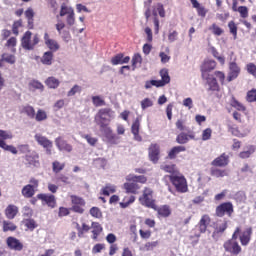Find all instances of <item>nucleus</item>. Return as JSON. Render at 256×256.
Masks as SVG:
<instances>
[{
    "label": "nucleus",
    "instance_id": "obj_48",
    "mask_svg": "<svg viewBox=\"0 0 256 256\" xmlns=\"http://www.w3.org/2000/svg\"><path fill=\"white\" fill-rule=\"evenodd\" d=\"M165 52L159 53L161 63H169V61H171V56H169V54L171 53V50L169 49V47H166Z\"/></svg>",
    "mask_w": 256,
    "mask_h": 256
},
{
    "label": "nucleus",
    "instance_id": "obj_17",
    "mask_svg": "<svg viewBox=\"0 0 256 256\" xmlns=\"http://www.w3.org/2000/svg\"><path fill=\"white\" fill-rule=\"evenodd\" d=\"M104 137L107 139L108 143H110L111 145H119V139H121L119 136L113 133V130L111 129V127L104 128Z\"/></svg>",
    "mask_w": 256,
    "mask_h": 256
},
{
    "label": "nucleus",
    "instance_id": "obj_30",
    "mask_svg": "<svg viewBox=\"0 0 256 256\" xmlns=\"http://www.w3.org/2000/svg\"><path fill=\"white\" fill-rule=\"evenodd\" d=\"M22 223L28 231H35V229L39 227V224H37V221H35V219H32V218H26L22 221Z\"/></svg>",
    "mask_w": 256,
    "mask_h": 256
},
{
    "label": "nucleus",
    "instance_id": "obj_39",
    "mask_svg": "<svg viewBox=\"0 0 256 256\" xmlns=\"http://www.w3.org/2000/svg\"><path fill=\"white\" fill-rule=\"evenodd\" d=\"M2 229L4 233H7L8 231H17V225L11 221L4 220L2 222Z\"/></svg>",
    "mask_w": 256,
    "mask_h": 256
},
{
    "label": "nucleus",
    "instance_id": "obj_38",
    "mask_svg": "<svg viewBox=\"0 0 256 256\" xmlns=\"http://www.w3.org/2000/svg\"><path fill=\"white\" fill-rule=\"evenodd\" d=\"M45 84L47 85V87H49V89H57L61 82L59 81V79L51 76L46 79Z\"/></svg>",
    "mask_w": 256,
    "mask_h": 256
},
{
    "label": "nucleus",
    "instance_id": "obj_41",
    "mask_svg": "<svg viewBox=\"0 0 256 256\" xmlns=\"http://www.w3.org/2000/svg\"><path fill=\"white\" fill-rule=\"evenodd\" d=\"M41 63L43 65H52L53 64V52H51V51L45 52L41 58Z\"/></svg>",
    "mask_w": 256,
    "mask_h": 256
},
{
    "label": "nucleus",
    "instance_id": "obj_33",
    "mask_svg": "<svg viewBox=\"0 0 256 256\" xmlns=\"http://www.w3.org/2000/svg\"><path fill=\"white\" fill-rule=\"evenodd\" d=\"M20 113H24L29 119H35V108L31 105L23 106Z\"/></svg>",
    "mask_w": 256,
    "mask_h": 256
},
{
    "label": "nucleus",
    "instance_id": "obj_55",
    "mask_svg": "<svg viewBox=\"0 0 256 256\" xmlns=\"http://www.w3.org/2000/svg\"><path fill=\"white\" fill-rule=\"evenodd\" d=\"M23 27V20L14 21L12 25V33L17 37L19 35V28Z\"/></svg>",
    "mask_w": 256,
    "mask_h": 256
},
{
    "label": "nucleus",
    "instance_id": "obj_54",
    "mask_svg": "<svg viewBox=\"0 0 256 256\" xmlns=\"http://www.w3.org/2000/svg\"><path fill=\"white\" fill-rule=\"evenodd\" d=\"M34 119L38 122L45 121L47 119V112H45L43 109H38Z\"/></svg>",
    "mask_w": 256,
    "mask_h": 256
},
{
    "label": "nucleus",
    "instance_id": "obj_16",
    "mask_svg": "<svg viewBox=\"0 0 256 256\" xmlns=\"http://www.w3.org/2000/svg\"><path fill=\"white\" fill-rule=\"evenodd\" d=\"M227 227H229L227 220H224L222 223L216 224L212 233L213 239H219V237H221L223 233L227 231Z\"/></svg>",
    "mask_w": 256,
    "mask_h": 256
},
{
    "label": "nucleus",
    "instance_id": "obj_51",
    "mask_svg": "<svg viewBox=\"0 0 256 256\" xmlns=\"http://www.w3.org/2000/svg\"><path fill=\"white\" fill-rule=\"evenodd\" d=\"M73 11H75V10H73L72 7H69V6H67V4L63 3L61 5L59 17H65V15H69V14L73 13Z\"/></svg>",
    "mask_w": 256,
    "mask_h": 256
},
{
    "label": "nucleus",
    "instance_id": "obj_26",
    "mask_svg": "<svg viewBox=\"0 0 256 256\" xmlns=\"http://www.w3.org/2000/svg\"><path fill=\"white\" fill-rule=\"evenodd\" d=\"M156 211L158 214V217H163L164 219H167V217H171V206L169 205H162L159 208L156 207Z\"/></svg>",
    "mask_w": 256,
    "mask_h": 256
},
{
    "label": "nucleus",
    "instance_id": "obj_34",
    "mask_svg": "<svg viewBox=\"0 0 256 256\" xmlns=\"http://www.w3.org/2000/svg\"><path fill=\"white\" fill-rule=\"evenodd\" d=\"M137 197L135 195L126 196L123 198L122 202H120V207L122 209H127L129 205H133V202L136 201Z\"/></svg>",
    "mask_w": 256,
    "mask_h": 256
},
{
    "label": "nucleus",
    "instance_id": "obj_61",
    "mask_svg": "<svg viewBox=\"0 0 256 256\" xmlns=\"http://www.w3.org/2000/svg\"><path fill=\"white\" fill-rule=\"evenodd\" d=\"M148 107H153V100H151V98H145L141 101V108L143 109V111H145V109H148Z\"/></svg>",
    "mask_w": 256,
    "mask_h": 256
},
{
    "label": "nucleus",
    "instance_id": "obj_59",
    "mask_svg": "<svg viewBox=\"0 0 256 256\" xmlns=\"http://www.w3.org/2000/svg\"><path fill=\"white\" fill-rule=\"evenodd\" d=\"M246 71L249 75L256 78V65L254 63H248L246 65Z\"/></svg>",
    "mask_w": 256,
    "mask_h": 256
},
{
    "label": "nucleus",
    "instance_id": "obj_28",
    "mask_svg": "<svg viewBox=\"0 0 256 256\" xmlns=\"http://www.w3.org/2000/svg\"><path fill=\"white\" fill-rule=\"evenodd\" d=\"M184 151H187L185 146H174L168 152V159H177V155L184 153Z\"/></svg>",
    "mask_w": 256,
    "mask_h": 256
},
{
    "label": "nucleus",
    "instance_id": "obj_64",
    "mask_svg": "<svg viewBox=\"0 0 256 256\" xmlns=\"http://www.w3.org/2000/svg\"><path fill=\"white\" fill-rule=\"evenodd\" d=\"M157 245H159V241L147 242L144 245V250L145 251H153L155 249V247H157Z\"/></svg>",
    "mask_w": 256,
    "mask_h": 256
},
{
    "label": "nucleus",
    "instance_id": "obj_53",
    "mask_svg": "<svg viewBox=\"0 0 256 256\" xmlns=\"http://www.w3.org/2000/svg\"><path fill=\"white\" fill-rule=\"evenodd\" d=\"M92 103L94 107H105L106 102L101 96H92Z\"/></svg>",
    "mask_w": 256,
    "mask_h": 256
},
{
    "label": "nucleus",
    "instance_id": "obj_10",
    "mask_svg": "<svg viewBox=\"0 0 256 256\" xmlns=\"http://www.w3.org/2000/svg\"><path fill=\"white\" fill-rule=\"evenodd\" d=\"M122 189L126 195H139L141 186L133 181H127L122 185Z\"/></svg>",
    "mask_w": 256,
    "mask_h": 256
},
{
    "label": "nucleus",
    "instance_id": "obj_22",
    "mask_svg": "<svg viewBox=\"0 0 256 256\" xmlns=\"http://www.w3.org/2000/svg\"><path fill=\"white\" fill-rule=\"evenodd\" d=\"M4 213L7 219H15L19 213V207L13 204H9L6 207Z\"/></svg>",
    "mask_w": 256,
    "mask_h": 256
},
{
    "label": "nucleus",
    "instance_id": "obj_46",
    "mask_svg": "<svg viewBox=\"0 0 256 256\" xmlns=\"http://www.w3.org/2000/svg\"><path fill=\"white\" fill-rule=\"evenodd\" d=\"M160 77H161V81H162V83H164V85H169V83H171V77L169 76V70H167L165 68L160 70Z\"/></svg>",
    "mask_w": 256,
    "mask_h": 256
},
{
    "label": "nucleus",
    "instance_id": "obj_19",
    "mask_svg": "<svg viewBox=\"0 0 256 256\" xmlns=\"http://www.w3.org/2000/svg\"><path fill=\"white\" fill-rule=\"evenodd\" d=\"M44 43L48 47V49H50V51L52 53H55L56 51H59V49H60L59 42H57L54 39H50L49 33H47V32H45V34H44Z\"/></svg>",
    "mask_w": 256,
    "mask_h": 256
},
{
    "label": "nucleus",
    "instance_id": "obj_52",
    "mask_svg": "<svg viewBox=\"0 0 256 256\" xmlns=\"http://www.w3.org/2000/svg\"><path fill=\"white\" fill-rule=\"evenodd\" d=\"M1 61H5V63H9L10 65H15V62L17 61V59L15 58V55H13V54L4 53V54H2Z\"/></svg>",
    "mask_w": 256,
    "mask_h": 256
},
{
    "label": "nucleus",
    "instance_id": "obj_45",
    "mask_svg": "<svg viewBox=\"0 0 256 256\" xmlns=\"http://www.w3.org/2000/svg\"><path fill=\"white\" fill-rule=\"evenodd\" d=\"M92 233H93V239H97L99 237V235H101L102 231H103V227H101V224L97 223V222H93L92 223Z\"/></svg>",
    "mask_w": 256,
    "mask_h": 256
},
{
    "label": "nucleus",
    "instance_id": "obj_12",
    "mask_svg": "<svg viewBox=\"0 0 256 256\" xmlns=\"http://www.w3.org/2000/svg\"><path fill=\"white\" fill-rule=\"evenodd\" d=\"M251 237H253V228L248 227L242 233H239L238 239L242 247H247L251 243Z\"/></svg>",
    "mask_w": 256,
    "mask_h": 256
},
{
    "label": "nucleus",
    "instance_id": "obj_43",
    "mask_svg": "<svg viewBox=\"0 0 256 256\" xmlns=\"http://www.w3.org/2000/svg\"><path fill=\"white\" fill-rule=\"evenodd\" d=\"M255 151H256L255 146L251 145L248 147V150L240 152L238 154V157H240V159H249V157H251V155H253Z\"/></svg>",
    "mask_w": 256,
    "mask_h": 256
},
{
    "label": "nucleus",
    "instance_id": "obj_35",
    "mask_svg": "<svg viewBox=\"0 0 256 256\" xmlns=\"http://www.w3.org/2000/svg\"><path fill=\"white\" fill-rule=\"evenodd\" d=\"M36 192L37 191L34 190L31 186H28V184L25 185L21 191V193H22L23 197H25V199H31L35 195Z\"/></svg>",
    "mask_w": 256,
    "mask_h": 256
},
{
    "label": "nucleus",
    "instance_id": "obj_36",
    "mask_svg": "<svg viewBox=\"0 0 256 256\" xmlns=\"http://www.w3.org/2000/svg\"><path fill=\"white\" fill-rule=\"evenodd\" d=\"M210 175L212 177H216L217 179H219L221 177H227V175H229V173L227 172V170H221L219 168H211Z\"/></svg>",
    "mask_w": 256,
    "mask_h": 256
},
{
    "label": "nucleus",
    "instance_id": "obj_50",
    "mask_svg": "<svg viewBox=\"0 0 256 256\" xmlns=\"http://www.w3.org/2000/svg\"><path fill=\"white\" fill-rule=\"evenodd\" d=\"M141 63H143V57H141V54H134V56L132 57L133 71H135V69H137L138 65H141Z\"/></svg>",
    "mask_w": 256,
    "mask_h": 256
},
{
    "label": "nucleus",
    "instance_id": "obj_7",
    "mask_svg": "<svg viewBox=\"0 0 256 256\" xmlns=\"http://www.w3.org/2000/svg\"><path fill=\"white\" fill-rule=\"evenodd\" d=\"M233 213H235V209L232 202L221 203L215 209L216 217H223L225 215H227V217H233Z\"/></svg>",
    "mask_w": 256,
    "mask_h": 256
},
{
    "label": "nucleus",
    "instance_id": "obj_14",
    "mask_svg": "<svg viewBox=\"0 0 256 256\" xmlns=\"http://www.w3.org/2000/svg\"><path fill=\"white\" fill-rule=\"evenodd\" d=\"M241 73V68L239 65H237V62H230L229 63V73L227 76L228 83H231V81H235L237 77H239Z\"/></svg>",
    "mask_w": 256,
    "mask_h": 256
},
{
    "label": "nucleus",
    "instance_id": "obj_6",
    "mask_svg": "<svg viewBox=\"0 0 256 256\" xmlns=\"http://www.w3.org/2000/svg\"><path fill=\"white\" fill-rule=\"evenodd\" d=\"M70 200L72 205L70 211H73V213H79L80 215H83V213H85V205L87 204L85 202V199L77 195H71Z\"/></svg>",
    "mask_w": 256,
    "mask_h": 256
},
{
    "label": "nucleus",
    "instance_id": "obj_13",
    "mask_svg": "<svg viewBox=\"0 0 256 256\" xmlns=\"http://www.w3.org/2000/svg\"><path fill=\"white\" fill-rule=\"evenodd\" d=\"M35 141L43 147L44 149H47L48 155H51V147H53V142L49 140L47 137L43 136L42 134H35L34 136Z\"/></svg>",
    "mask_w": 256,
    "mask_h": 256
},
{
    "label": "nucleus",
    "instance_id": "obj_44",
    "mask_svg": "<svg viewBox=\"0 0 256 256\" xmlns=\"http://www.w3.org/2000/svg\"><path fill=\"white\" fill-rule=\"evenodd\" d=\"M63 169H65V162L61 163L57 160L52 162V171H53V173H55V175L61 173V171H63Z\"/></svg>",
    "mask_w": 256,
    "mask_h": 256
},
{
    "label": "nucleus",
    "instance_id": "obj_9",
    "mask_svg": "<svg viewBox=\"0 0 256 256\" xmlns=\"http://www.w3.org/2000/svg\"><path fill=\"white\" fill-rule=\"evenodd\" d=\"M148 157L152 163H159V159L161 157V146L157 143H152L148 148Z\"/></svg>",
    "mask_w": 256,
    "mask_h": 256
},
{
    "label": "nucleus",
    "instance_id": "obj_15",
    "mask_svg": "<svg viewBox=\"0 0 256 256\" xmlns=\"http://www.w3.org/2000/svg\"><path fill=\"white\" fill-rule=\"evenodd\" d=\"M6 245L8 247V249H10L11 251H23V243L21 242V240L13 237V236H9L6 239Z\"/></svg>",
    "mask_w": 256,
    "mask_h": 256
},
{
    "label": "nucleus",
    "instance_id": "obj_42",
    "mask_svg": "<svg viewBox=\"0 0 256 256\" xmlns=\"http://www.w3.org/2000/svg\"><path fill=\"white\" fill-rule=\"evenodd\" d=\"M207 84L209 86V91H219V83L217 82V78L209 77L207 78Z\"/></svg>",
    "mask_w": 256,
    "mask_h": 256
},
{
    "label": "nucleus",
    "instance_id": "obj_32",
    "mask_svg": "<svg viewBox=\"0 0 256 256\" xmlns=\"http://www.w3.org/2000/svg\"><path fill=\"white\" fill-rule=\"evenodd\" d=\"M160 169L162 171H165V173H170V175H177V174H179V170H177V166L175 164L161 165Z\"/></svg>",
    "mask_w": 256,
    "mask_h": 256
},
{
    "label": "nucleus",
    "instance_id": "obj_8",
    "mask_svg": "<svg viewBox=\"0 0 256 256\" xmlns=\"http://www.w3.org/2000/svg\"><path fill=\"white\" fill-rule=\"evenodd\" d=\"M36 199L41 201L43 206L48 207L49 209H55L57 207V197L49 193H40L37 194Z\"/></svg>",
    "mask_w": 256,
    "mask_h": 256
},
{
    "label": "nucleus",
    "instance_id": "obj_27",
    "mask_svg": "<svg viewBox=\"0 0 256 256\" xmlns=\"http://www.w3.org/2000/svg\"><path fill=\"white\" fill-rule=\"evenodd\" d=\"M126 181H133L134 183H141V185H145L147 183V176L145 175H135V174H130L126 176Z\"/></svg>",
    "mask_w": 256,
    "mask_h": 256
},
{
    "label": "nucleus",
    "instance_id": "obj_4",
    "mask_svg": "<svg viewBox=\"0 0 256 256\" xmlns=\"http://www.w3.org/2000/svg\"><path fill=\"white\" fill-rule=\"evenodd\" d=\"M31 37H33L32 40ZM39 41V34L33 36L31 31H26L21 38V47L26 51H33L39 45Z\"/></svg>",
    "mask_w": 256,
    "mask_h": 256
},
{
    "label": "nucleus",
    "instance_id": "obj_49",
    "mask_svg": "<svg viewBox=\"0 0 256 256\" xmlns=\"http://www.w3.org/2000/svg\"><path fill=\"white\" fill-rule=\"evenodd\" d=\"M101 191H102V195L109 197V195H111L112 193H115V191H117V189L115 188V186H113L111 184H106L105 187H103L101 189Z\"/></svg>",
    "mask_w": 256,
    "mask_h": 256
},
{
    "label": "nucleus",
    "instance_id": "obj_40",
    "mask_svg": "<svg viewBox=\"0 0 256 256\" xmlns=\"http://www.w3.org/2000/svg\"><path fill=\"white\" fill-rule=\"evenodd\" d=\"M230 105L237 111H242V112L247 111V108L245 107V105H243V103L239 102L236 97L231 98Z\"/></svg>",
    "mask_w": 256,
    "mask_h": 256
},
{
    "label": "nucleus",
    "instance_id": "obj_47",
    "mask_svg": "<svg viewBox=\"0 0 256 256\" xmlns=\"http://www.w3.org/2000/svg\"><path fill=\"white\" fill-rule=\"evenodd\" d=\"M209 31H212L213 35H215L216 37H221V35H223V33H225L223 28L219 27V25H217L216 23H213L209 27Z\"/></svg>",
    "mask_w": 256,
    "mask_h": 256
},
{
    "label": "nucleus",
    "instance_id": "obj_5",
    "mask_svg": "<svg viewBox=\"0 0 256 256\" xmlns=\"http://www.w3.org/2000/svg\"><path fill=\"white\" fill-rule=\"evenodd\" d=\"M209 225H211V216H209L208 214L202 215L198 224L192 230V233H193L192 237H196V239H199V237H201L203 233L207 232V228L209 227Z\"/></svg>",
    "mask_w": 256,
    "mask_h": 256
},
{
    "label": "nucleus",
    "instance_id": "obj_2",
    "mask_svg": "<svg viewBox=\"0 0 256 256\" xmlns=\"http://www.w3.org/2000/svg\"><path fill=\"white\" fill-rule=\"evenodd\" d=\"M166 177L169 178L170 183L173 185L177 193L189 192V184L187 183L185 175L178 172V174L166 175Z\"/></svg>",
    "mask_w": 256,
    "mask_h": 256
},
{
    "label": "nucleus",
    "instance_id": "obj_62",
    "mask_svg": "<svg viewBox=\"0 0 256 256\" xmlns=\"http://www.w3.org/2000/svg\"><path fill=\"white\" fill-rule=\"evenodd\" d=\"M212 55L215 57V59H217V61H219V63L225 65V57L219 56V51H217L216 48H212Z\"/></svg>",
    "mask_w": 256,
    "mask_h": 256
},
{
    "label": "nucleus",
    "instance_id": "obj_1",
    "mask_svg": "<svg viewBox=\"0 0 256 256\" xmlns=\"http://www.w3.org/2000/svg\"><path fill=\"white\" fill-rule=\"evenodd\" d=\"M239 233H241V227H236L231 239L224 242V251L231 253V255H239V253L243 251V248H241V245H239V242L237 241V239H239Z\"/></svg>",
    "mask_w": 256,
    "mask_h": 256
},
{
    "label": "nucleus",
    "instance_id": "obj_29",
    "mask_svg": "<svg viewBox=\"0 0 256 256\" xmlns=\"http://www.w3.org/2000/svg\"><path fill=\"white\" fill-rule=\"evenodd\" d=\"M234 13H239L241 19H247L249 17V8L247 6H235L232 7Z\"/></svg>",
    "mask_w": 256,
    "mask_h": 256
},
{
    "label": "nucleus",
    "instance_id": "obj_37",
    "mask_svg": "<svg viewBox=\"0 0 256 256\" xmlns=\"http://www.w3.org/2000/svg\"><path fill=\"white\" fill-rule=\"evenodd\" d=\"M8 139H13V133L5 130H0V147L2 148Z\"/></svg>",
    "mask_w": 256,
    "mask_h": 256
},
{
    "label": "nucleus",
    "instance_id": "obj_3",
    "mask_svg": "<svg viewBox=\"0 0 256 256\" xmlns=\"http://www.w3.org/2000/svg\"><path fill=\"white\" fill-rule=\"evenodd\" d=\"M155 191L151 187H144L142 195L138 198V201L142 207L147 209L157 210V204L155 200Z\"/></svg>",
    "mask_w": 256,
    "mask_h": 256
},
{
    "label": "nucleus",
    "instance_id": "obj_25",
    "mask_svg": "<svg viewBox=\"0 0 256 256\" xmlns=\"http://www.w3.org/2000/svg\"><path fill=\"white\" fill-rule=\"evenodd\" d=\"M141 127V122L139 121V118H136L135 121L132 123L131 126V133L134 135V139L136 141H142L141 135H139V129Z\"/></svg>",
    "mask_w": 256,
    "mask_h": 256
},
{
    "label": "nucleus",
    "instance_id": "obj_23",
    "mask_svg": "<svg viewBox=\"0 0 256 256\" xmlns=\"http://www.w3.org/2000/svg\"><path fill=\"white\" fill-rule=\"evenodd\" d=\"M189 139H195V134L193 133L187 134L185 132H182L177 135L176 143H178L179 145H185L189 143Z\"/></svg>",
    "mask_w": 256,
    "mask_h": 256
},
{
    "label": "nucleus",
    "instance_id": "obj_20",
    "mask_svg": "<svg viewBox=\"0 0 256 256\" xmlns=\"http://www.w3.org/2000/svg\"><path fill=\"white\" fill-rule=\"evenodd\" d=\"M25 161H27L28 165H32L33 167H39L41 163L39 162V153L33 151L25 156Z\"/></svg>",
    "mask_w": 256,
    "mask_h": 256
},
{
    "label": "nucleus",
    "instance_id": "obj_31",
    "mask_svg": "<svg viewBox=\"0 0 256 256\" xmlns=\"http://www.w3.org/2000/svg\"><path fill=\"white\" fill-rule=\"evenodd\" d=\"M217 67V62L215 60H206L202 64V71L205 73H209L210 71H213Z\"/></svg>",
    "mask_w": 256,
    "mask_h": 256
},
{
    "label": "nucleus",
    "instance_id": "obj_57",
    "mask_svg": "<svg viewBox=\"0 0 256 256\" xmlns=\"http://www.w3.org/2000/svg\"><path fill=\"white\" fill-rule=\"evenodd\" d=\"M90 215L92 217H95L96 219H101V217H103V213L101 212V209H99L98 207H92L90 209Z\"/></svg>",
    "mask_w": 256,
    "mask_h": 256
},
{
    "label": "nucleus",
    "instance_id": "obj_60",
    "mask_svg": "<svg viewBox=\"0 0 256 256\" xmlns=\"http://www.w3.org/2000/svg\"><path fill=\"white\" fill-rule=\"evenodd\" d=\"M66 23L70 27H73V25H75V10L72 11L70 14H67V16H66Z\"/></svg>",
    "mask_w": 256,
    "mask_h": 256
},
{
    "label": "nucleus",
    "instance_id": "obj_56",
    "mask_svg": "<svg viewBox=\"0 0 256 256\" xmlns=\"http://www.w3.org/2000/svg\"><path fill=\"white\" fill-rule=\"evenodd\" d=\"M228 28H229V31L231 33V35H233L234 39H237V24H235V21H230L228 23Z\"/></svg>",
    "mask_w": 256,
    "mask_h": 256
},
{
    "label": "nucleus",
    "instance_id": "obj_11",
    "mask_svg": "<svg viewBox=\"0 0 256 256\" xmlns=\"http://www.w3.org/2000/svg\"><path fill=\"white\" fill-rule=\"evenodd\" d=\"M108 117H111V108H102L95 116V121L100 127L105 126V122L109 121Z\"/></svg>",
    "mask_w": 256,
    "mask_h": 256
},
{
    "label": "nucleus",
    "instance_id": "obj_21",
    "mask_svg": "<svg viewBox=\"0 0 256 256\" xmlns=\"http://www.w3.org/2000/svg\"><path fill=\"white\" fill-rule=\"evenodd\" d=\"M55 143L60 151H66L67 153H71L73 151V146L61 137L57 138Z\"/></svg>",
    "mask_w": 256,
    "mask_h": 256
},
{
    "label": "nucleus",
    "instance_id": "obj_63",
    "mask_svg": "<svg viewBox=\"0 0 256 256\" xmlns=\"http://www.w3.org/2000/svg\"><path fill=\"white\" fill-rule=\"evenodd\" d=\"M30 87H32L33 89H39V91H43V89H45V86H43V84L37 80H33L29 83Z\"/></svg>",
    "mask_w": 256,
    "mask_h": 256
},
{
    "label": "nucleus",
    "instance_id": "obj_58",
    "mask_svg": "<svg viewBox=\"0 0 256 256\" xmlns=\"http://www.w3.org/2000/svg\"><path fill=\"white\" fill-rule=\"evenodd\" d=\"M83 138L86 139L88 145H91V147H95V145H97V141H99L97 138L89 134L84 135Z\"/></svg>",
    "mask_w": 256,
    "mask_h": 256
},
{
    "label": "nucleus",
    "instance_id": "obj_24",
    "mask_svg": "<svg viewBox=\"0 0 256 256\" xmlns=\"http://www.w3.org/2000/svg\"><path fill=\"white\" fill-rule=\"evenodd\" d=\"M129 61H131V57H124L123 53H119L111 58L112 65H123L124 63H129Z\"/></svg>",
    "mask_w": 256,
    "mask_h": 256
},
{
    "label": "nucleus",
    "instance_id": "obj_18",
    "mask_svg": "<svg viewBox=\"0 0 256 256\" xmlns=\"http://www.w3.org/2000/svg\"><path fill=\"white\" fill-rule=\"evenodd\" d=\"M212 167H227L229 165V155L222 153L211 162Z\"/></svg>",
    "mask_w": 256,
    "mask_h": 256
}]
</instances>
